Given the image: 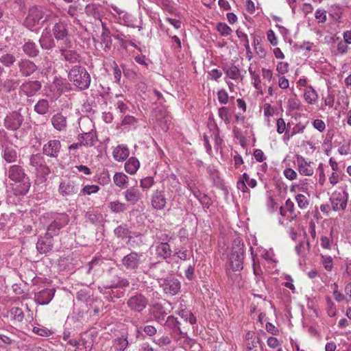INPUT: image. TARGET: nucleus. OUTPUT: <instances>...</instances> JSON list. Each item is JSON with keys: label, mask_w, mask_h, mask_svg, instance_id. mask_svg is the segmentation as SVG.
Returning <instances> with one entry per match:
<instances>
[{"label": "nucleus", "mask_w": 351, "mask_h": 351, "mask_svg": "<svg viewBox=\"0 0 351 351\" xmlns=\"http://www.w3.org/2000/svg\"><path fill=\"white\" fill-rule=\"evenodd\" d=\"M68 77L75 86L81 90L87 89L90 84V76L85 68L74 66L68 74Z\"/></svg>", "instance_id": "nucleus-1"}, {"label": "nucleus", "mask_w": 351, "mask_h": 351, "mask_svg": "<svg viewBox=\"0 0 351 351\" xmlns=\"http://www.w3.org/2000/svg\"><path fill=\"white\" fill-rule=\"evenodd\" d=\"M244 259V244L241 239L237 238L233 241L232 249L229 258L230 267L232 271H240L243 269Z\"/></svg>", "instance_id": "nucleus-2"}, {"label": "nucleus", "mask_w": 351, "mask_h": 351, "mask_svg": "<svg viewBox=\"0 0 351 351\" xmlns=\"http://www.w3.org/2000/svg\"><path fill=\"white\" fill-rule=\"evenodd\" d=\"M53 34L56 39L58 47H71V39L68 34L67 24L64 21L56 23L53 28Z\"/></svg>", "instance_id": "nucleus-3"}, {"label": "nucleus", "mask_w": 351, "mask_h": 351, "mask_svg": "<svg viewBox=\"0 0 351 351\" xmlns=\"http://www.w3.org/2000/svg\"><path fill=\"white\" fill-rule=\"evenodd\" d=\"M348 197V193L345 190L334 191L330 198L332 210L335 211L345 210Z\"/></svg>", "instance_id": "nucleus-4"}, {"label": "nucleus", "mask_w": 351, "mask_h": 351, "mask_svg": "<svg viewBox=\"0 0 351 351\" xmlns=\"http://www.w3.org/2000/svg\"><path fill=\"white\" fill-rule=\"evenodd\" d=\"M44 13L42 9L38 7H32L29 10V13L25 19V26L29 29L36 31L39 21L43 19Z\"/></svg>", "instance_id": "nucleus-5"}, {"label": "nucleus", "mask_w": 351, "mask_h": 351, "mask_svg": "<svg viewBox=\"0 0 351 351\" xmlns=\"http://www.w3.org/2000/svg\"><path fill=\"white\" fill-rule=\"evenodd\" d=\"M79 184L71 179L62 180L58 186V193L62 197L72 196L79 191Z\"/></svg>", "instance_id": "nucleus-6"}, {"label": "nucleus", "mask_w": 351, "mask_h": 351, "mask_svg": "<svg viewBox=\"0 0 351 351\" xmlns=\"http://www.w3.org/2000/svg\"><path fill=\"white\" fill-rule=\"evenodd\" d=\"M69 223V217L65 214H59L49 224L47 230V235L50 238L58 235L63 227Z\"/></svg>", "instance_id": "nucleus-7"}, {"label": "nucleus", "mask_w": 351, "mask_h": 351, "mask_svg": "<svg viewBox=\"0 0 351 351\" xmlns=\"http://www.w3.org/2000/svg\"><path fill=\"white\" fill-rule=\"evenodd\" d=\"M159 283L164 292L169 295H175L180 291V282L174 277L160 279Z\"/></svg>", "instance_id": "nucleus-8"}, {"label": "nucleus", "mask_w": 351, "mask_h": 351, "mask_svg": "<svg viewBox=\"0 0 351 351\" xmlns=\"http://www.w3.org/2000/svg\"><path fill=\"white\" fill-rule=\"evenodd\" d=\"M29 162L35 168L36 173L43 177L48 176L51 172L45 163L44 157L39 154L32 155L29 159Z\"/></svg>", "instance_id": "nucleus-9"}, {"label": "nucleus", "mask_w": 351, "mask_h": 351, "mask_svg": "<svg viewBox=\"0 0 351 351\" xmlns=\"http://www.w3.org/2000/svg\"><path fill=\"white\" fill-rule=\"evenodd\" d=\"M295 164L299 173L303 176H311L314 173V163L300 155H296Z\"/></svg>", "instance_id": "nucleus-10"}, {"label": "nucleus", "mask_w": 351, "mask_h": 351, "mask_svg": "<svg viewBox=\"0 0 351 351\" xmlns=\"http://www.w3.org/2000/svg\"><path fill=\"white\" fill-rule=\"evenodd\" d=\"M247 185L253 189L256 186L257 182L255 179L250 178L247 173H244L237 181V187L245 195L246 198H248L250 197V190Z\"/></svg>", "instance_id": "nucleus-11"}, {"label": "nucleus", "mask_w": 351, "mask_h": 351, "mask_svg": "<svg viewBox=\"0 0 351 351\" xmlns=\"http://www.w3.org/2000/svg\"><path fill=\"white\" fill-rule=\"evenodd\" d=\"M147 299L144 295L142 294H136L132 296L128 300L127 304L131 310L141 312L147 306Z\"/></svg>", "instance_id": "nucleus-12"}, {"label": "nucleus", "mask_w": 351, "mask_h": 351, "mask_svg": "<svg viewBox=\"0 0 351 351\" xmlns=\"http://www.w3.org/2000/svg\"><path fill=\"white\" fill-rule=\"evenodd\" d=\"M61 149V143L58 140H50L43 145V154L51 158H57Z\"/></svg>", "instance_id": "nucleus-13"}, {"label": "nucleus", "mask_w": 351, "mask_h": 351, "mask_svg": "<svg viewBox=\"0 0 351 351\" xmlns=\"http://www.w3.org/2000/svg\"><path fill=\"white\" fill-rule=\"evenodd\" d=\"M54 289H44L35 293L34 300L40 305L48 304L55 295Z\"/></svg>", "instance_id": "nucleus-14"}, {"label": "nucleus", "mask_w": 351, "mask_h": 351, "mask_svg": "<svg viewBox=\"0 0 351 351\" xmlns=\"http://www.w3.org/2000/svg\"><path fill=\"white\" fill-rule=\"evenodd\" d=\"M123 195L125 200L131 205L136 204L143 197L142 193L134 186L127 189Z\"/></svg>", "instance_id": "nucleus-15"}, {"label": "nucleus", "mask_w": 351, "mask_h": 351, "mask_svg": "<svg viewBox=\"0 0 351 351\" xmlns=\"http://www.w3.org/2000/svg\"><path fill=\"white\" fill-rule=\"evenodd\" d=\"M152 206L156 210H162L167 204V199L165 195V191L162 190H156L152 195Z\"/></svg>", "instance_id": "nucleus-16"}, {"label": "nucleus", "mask_w": 351, "mask_h": 351, "mask_svg": "<svg viewBox=\"0 0 351 351\" xmlns=\"http://www.w3.org/2000/svg\"><path fill=\"white\" fill-rule=\"evenodd\" d=\"M128 286H129V282L127 279L114 276L110 282L104 284L102 287L99 286V290L101 293H104V289H116Z\"/></svg>", "instance_id": "nucleus-17"}, {"label": "nucleus", "mask_w": 351, "mask_h": 351, "mask_svg": "<svg viewBox=\"0 0 351 351\" xmlns=\"http://www.w3.org/2000/svg\"><path fill=\"white\" fill-rule=\"evenodd\" d=\"M140 256L136 252H131L122 258V264L128 269H135L140 264Z\"/></svg>", "instance_id": "nucleus-18"}, {"label": "nucleus", "mask_w": 351, "mask_h": 351, "mask_svg": "<svg viewBox=\"0 0 351 351\" xmlns=\"http://www.w3.org/2000/svg\"><path fill=\"white\" fill-rule=\"evenodd\" d=\"M77 139L85 147H92L97 141L96 133L93 131L79 134Z\"/></svg>", "instance_id": "nucleus-19"}, {"label": "nucleus", "mask_w": 351, "mask_h": 351, "mask_svg": "<svg viewBox=\"0 0 351 351\" xmlns=\"http://www.w3.org/2000/svg\"><path fill=\"white\" fill-rule=\"evenodd\" d=\"M223 71L228 77L235 82L243 80V77L241 75L240 69L238 66L232 64L225 66Z\"/></svg>", "instance_id": "nucleus-20"}, {"label": "nucleus", "mask_w": 351, "mask_h": 351, "mask_svg": "<svg viewBox=\"0 0 351 351\" xmlns=\"http://www.w3.org/2000/svg\"><path fill=\"white\" fill-rule=\"evenodd\" d=\"M129 149L125 145H119L112 152L113 158L117 162H123L129 156Z\"/></svg>", "instance_id": "nucleus-21"}, {"label": "nucleus", "mask_w": 351, "mask_h": 351, "mask_svg": "<svg viewBox=\"0 0 351 351\" xmlns=\"http://www.w3.org/2000/svg\"><path fill=\"white\" fill-rule=\"evenodd\" d=\"M69 47H59L61 56L63 57L65 61L69 63H75L79 61L80 56L78 53L73 50H68Z\"/></svg>", "instance_id": "nucleus-22"}, {"label": "nucleus", "mask_w": 351, "mask_h": 351, "mask_svg": "<svg viewBox=\"0 0 351 351\" xmlns=\"http://www.w3.org/2000/svg\"><path fill=\"white\" fill-rule=\"evenodd\" d=\"M22 119L17 113H13L10 116L6 117L5 119V125L7 128L15 130L21 126Z\"/></svg>", "instance_id": "nucleus-23"}, {"label": "nucleus", "mask_w": 351, "mask_h": 351, "mask_svg": "<svg viewBox=\"0 0 351 351\" xmlns=\"http://www.w3.org/2000/svg\"><path fill=\"white\" fill-rule=\"evenodd\" d=\"M51 121L53 128L58 131L64 130L66 128V117L62 114L58 113L53 115Z\"/></svg>", "instance_id": "nucleus-24"}, {"label": "nucleus", "mask_w": 351, "mask_h": 351, "mask_svg": "<svg viewBox=\"0 0 351 351\" xmlns=\"http://www.w3.org/2000/svg\"><path fill=\"white\" fill-rule=\"evenodd\" d=\"M68 344L76 347L75 351H91L92 346L88 343L85 339L80 340L70 339Z\"/></svg>", "instance_id": "nucleus-25"}, {"label": "nucleus", "mask_w": 351, "mask_h": 351, "mask_svg": "<svg viewBox=\"0 0 351 351\" xmlns=\"http://www.w3.org/2000/svg\"><path fill=\"white\" fill-rule=\"evenodd\" d=\"M41 85L38 81L25 82H23V92L27 95H34L37 91L40 90Z\"/></svg>", "instance_id": "nucleus-26"}, {"label": "nucleus", "mask_w": 351, "mask_h": 351, "mask_svg": "<svg viewBox=\"0 0 351 351\" xmlns=\"http://www.w3.org/2000/svg\"><path fill=\"white\" fill-rule=\"evenodd\" d=\"M139 167L140 162L135 157H130L125 163V170L130 175L135 174Z\"/></svg>", "instance_id": "nucleus-27"}, {"label": "nucleus", "mask_w": 351, "mask_h": 351, "mask_svg": "<svg viewBox=\"0 0 351 351\" xmlns=\"http://www.w3.org/2000/svg\"><path fill=\"white\" fill-rule=\"evenodd\" d=\"M128 177L122 172H117L113 176L114 184L121 189H125L128 185Z\"/></svg>", "instance_id": "nucleus-28"}, {"label": "nucleus", "mask_w": 351, "mask_h": 351, "mask_svg": "<svg viewBox=\"0 0 351 351\" xmlns=\"http://www.w3.org/2000/svg\"><path fill=\"white\" fill-rule=\"evenodd\" d=\"M172 250L169 244L160 243L156 247V254L158 256L167 259L171 256Z\"/></svg>", "instance_id": "nucleus-29"}, {"label": "nucleus", "mask_w": 351, "mask_h": 351, "mask_svg": "<svg viewBox=\"0 0 351 351\" xmlns=\"http://www.w3.org/2000/svg\"><path fill=\"white\" fill-rule=\"evenodd\" d=\"M304 98L308 104H314L318 99V94L311 86H308L304 92Z\"/></svg>", "instance_id": "nucleus-30"}, {"label": "nucleus", "mask_w": 351, "mask_h": 351, "mask_svg": "<svg viewBox=\"0 0 351 351\" xmlns=\"http://www.w3.org/2000/svg\"><path fill=\"white\" fill-rule=\"evenodd\" d=\"M115 236L118 238L125 239H131V232L126 224H121L114 230Z\"/></svg>", "instance_id": "nucleus-31"}, {"label": "nucleus", "mask_w": 351, "mask_h": 351, "mask_svg": "<svg viewBox=\"0 0 351 351\" xmlns=\"http://www.w3.org/2000/svg\"><path fill=\"white\" fill-rule=\"evenodd\" d=\"M99 4H88L85 8V12L87 15L93 16L95 19H100L101 13L99 10Z\"/></svg>", "instance_id": "nucleus-32"}, {"label": "nucleus", "mask_w": 351, "mask_h": 351, "mask_svg": "<svg viewBox=\"0 0 351 351\" xmlns=\"http://www.w3.org/2000/svg\"><path fill=\"white\" fill-rule=\"evenodd\" d=\"M42 48L45 49H50L54 47V41L51 38L48 32L43 33L39 40Z\"/></svg>", "instance_id": "nucleus-33"}, {"label": "nucleus", "mask_w": 351, "mask_h": 351, "mask_svg": "<svg viewBox=\"0 0 351 351\" xmlns=\"http://www.w3.org/2000/svg\"><path fill=\"white\" fill-rule=\"evenodd\" d=\"M100 188L96 184H87L83 186L78 193L79 197L90 195L92 194L97 193L99 191Z\"/></svg>", "instance_id": "nucleus-34"}, {"label": "nucleus", "mask_w": 351, "mask_h": 351, "mask_svg": "<svg viewBox=\"0 0 351 351\" xmlns=\"http://www.w3.org/2000/svg\"><path fill=\"white\" fill-rule=\"evenodd\" d=\"M10 178L15 182H20L22 180V170L20 166H12L9 170Z\"/></svg>", "instance_id": "nucleus-35"}, {"label": "nucleus", "mask_w": 351, "mask_h": 351, "mask_svg": "<svg viewBox=\"0 0 351 351\" xmlns=\"http://www.w3.org/2000/svg\"><path fill=\"white\" fill-rule=\"evenodd\" d=\"M108 208L112 213H119L127 210V205L119 200L110 202L108 204Z\"/></svg>", "instance_id": "nucleus-36"}, {"label": "nucleus", "mask_w": 351, "mask_h": 351, "mask_svg": "<svg viewBox=\"0 0 351 351\" xmlns=\"http://www.w3.org/2000/svg\"><path fill=\"white\" fill-rule=\"evenodd\" d=\"M178 314L182 319L186 322H189L191 324H195L197 322V319L193 314L185 308L180 309Z\"/></svg>", "instance_id": "nucleus-37"}, {"label": "nucleus", "mask_w": 351, "mask_h": 351, "mask_svg": "<svg viewBox=\"0 0 351 351\" xmlns=\"http://www.w3.org/2000/svg\"><path fill=\"white\" fill-rule=\"evenodd\" d=\"M283 206L289 213L287 216V220H289V221H292L293 220L295 219L297 217V214L295 213L294 210L293 202L290 199H288L286 200L285 204Z\"/></svg>", "instance_id": "nucleus-38"}, {"label": "nucleus", "mask_w": 351, "mask_h": 351, "mask_svg": "<svg viewBox=\"0 0 351 351\" xmlns=\"http://www.w3.org/2000/svg\"><path fill=\"white\" fill-rule=\"evenodd\" d=\"M333 233L334 230L333 228H331L330 232V238L327 236L322 235L320 238V245L322 248L326 250H330L332 247V242H333Z\"/></svg>", "instance_id": "nucleus-39"}, {"label": "nucleus", "mask_w": 351, "mask_h": 351, "mask_svg": "<svg viewBox=\"0 0 351 351\" xmlns=\"http://www.w3.org/2000/svg\"><path fill=\"white\" fill-rule=\"evenodd\" d=\"M23 51L31 57L36 56L39 52L36 44L32 42H27L23 45Z\"/></svg>", "instance_id": "nucleus-40"}, {"label": "nucleus", "mask_w": 351, "mask_h": 351, "mask_svg": "<svg viewBox=\"0 0 351 351\" xmlns=\"http://www.w3.org/2000/svg\"><path fill=\"white\" fill-rule=\"evenodd\" d=\"M237 36L241 39V40L244 43V47L246 51V57L248 58L249 60H250L252 58V52L250 47L249 40L247 34L243 32H237Z\"/></svg>", "instance_id": "nucleus-41"}, {"label": "nucleus", "mask_w": 351, "mask_h": 351, "mask_svg": "<svg viewBox=\"0 0 351 351\" xmlns=\"http://www.w3.org/2000/svg\"><path fill=\"white\" fill-rule=\"evenodd\" d=\"M35 111L40 114H45L49 110V102L46 99H40L34 106Z\"/></svg>", "instance_id": "nucleus-42"}, {"label": "nucleus", "mask_w": 351, "mask_h": 351, "mask_svg": "<svg viewBox=\"0 0 351 351\" xmlns=\"http://www.w3.org/2000/svg\"><path fill=\"white\" fill-rule=\"evenodd\" d=\"M295 201L298 206L301 209H306L309 205V196L303 194H298L295 195Z\"/></svg>", "instance_id": "nucleus-43"}, {"label": "nucleus", "mask_w": 351, "mask_h": 351, "mask_svg": "<svg viewBox=\"0 0 351 351\" xmlns=\"http://www.w3.org/2000/svg\"><path fill=\"white\" fill-rule=\"evenodd\" d=\"M218 115L219 118L224 121L226 125L230 123V112L226 106L221 107L218 109Z\"/></svg>", "instance_id": "nucleus-44"}, {"label": "nucleus", "mask_w": 351, "mask_h": 351, "mask_svg": "<svg viewBox=\"0 0 351 351\" xmlns=\"http://www.w3.org/2000/svg\"><path fill=\"white\" fill-rule=\"evenodd\" d=\"M37 249L42 253H47L50 251L52 248V244L51 241L47 242L44 239H40L38 241L36 245Z\"/></svg>", "instance_id": "nucleus-45"}, {"label": "nucleus", "mask_w": 351, "mask_h": 351, "mask_svg": "<svg viewBox=\"0 0 351 351\" xmlns=\"http://www.w3.org/2000/svg\"><path fill=\"white\" fill-rule=\"evenodd\" d=\"M343 176V171H332L328 176L329 183L332 186L337 185L342 180Z\"/></svg>", "instance_id": "nucleus-46"}, {"label": "nucleus", "mask_w": 351, "mask_h": 351, "mask_svg": "<svg viewBox=\"0 0 351 351\" xmlns=\"http://www.w3.org/2000/svg\"><path fill=\"white\" fill-rule=\"evenodd\" d=\"M216 29L222 36H228L232 32V29L225 23H218Z\"/></svg>", "instance_id": "nucleus-47"}, {"label": "nucleus", "mask_w": 351, "mask_h": 351, "mask_svg": "<svg viewBox=\"0 0 351 351\" xmlns=\"http://www.w3.org/2000/svg\"><path fill=\"white\" fill-rule=\"evenodd\" d=\"M101 44L104 46L105 51L109 50L112 46V39L110 33H101Z\"/></svg>", "instance_id": "nucleus-48"}, {"label": "nucleus", "mask_w": 351, "mask_h": 351, "mask_svg": "<svg viewBox=\"0 0 351 351\" xmlns=\"http://www.w3.org/2000/svg\"><path fill=\"white\" fill-rule=\"evenodd\" d=\"M180 323L178 322V320L176 317H175L173 315H170V316L167 317L166 322H165L166 326L173 329V330H180Z\"/></svg>", "instance_id": "nucleus-49"}, {"label": "nucleus", "mask_w": 351, "mask_h": 351, "mask_svg": "<svg viewBox=\"0 0 351 351\" xmlns=\"http://www.w3.org/2000/svg\"><path fill=\"white\" fill-rule=\"evenodd\" d=\"M36 69L35 64L29 60H23V75H29Z\"/></svg>", "instance_id": "nucleus-50"}, {"label": "nucleus", "mask_w": 351, "mask_h": 351, "mask_svg": "<svg viewBox=\"0 0 351 351\" xmlns=\"http://www.w3.org/2000/svg\"><path fill=\"white\" fill-rule=\"evenodd\" d=\"M32 331L35 334L41 337H49L53 333V332L51 330L45 327H40V326H34L32 328Z\"/></svg>", "instance_id": "nucleus-51"}, {"label": "nucleus", "mask_w": 351, "mask_h": 351, "mask_svg": "<svg viewBox=\"0 0 351 351\" xmlns=\"http://www.w3.org/2000/svg\"><path fill=\"white\" fill-rule=\"evenodd\" d=\"M154 184V179L153 177L149 176L144 178L140 180V186L143 190L149 189Z\"/></svg>", "instance_id": "nucleus-52"}, {"label": "nucleus", "mask_w": 351, "mask_h": 351, "mask_svg": "<svg viewBox=\"0 0 351 351\" xmlns=\"http://www.w3.org/2000/svg\"><path fill=\"white\" fill-rule=\"evenodd\" d=\"M119 19L123 21L125 25L131 27H136V25L132 21V16L130 14L125 12L121 16H119Z\"/></svg>", "instance_id": "nucleus-53"}, {"label": "nucleus", "mask_w": 351, "mask_h": 351, "mask_svg": "<svg viewBox=\"0 0 351 351\" xmlns=\"http://www.w3.org/2000/svg\"><path fill=\"white\" fill-rule=\"evenodd\" d=\"M309 248L308 241H301L298 245L295 246V251L299 256H303Z\"/></svg>", "instance_id": "nucleus-54"}, {"label": "nucleus", "mask_w": 351, "mask_h": 351, "mask_svg": "<svg viewBox=\"0 0 351 351\" xmlns=\"http://www.w3.org/2000/svg\"><path fill=\"white\" fill-rule=\"evenodd\" d=\"M322 263L327 271H331L333 267L332 258L330 256H322Z\"/></svg>", "instance_id": "nucleus-55"}, {"label": "nucleus", "mask_w": 351, "mask_h": 351, "mask_svg": "<svg viewBox=\"0 0 351 351\" xmlns=\"http://www.w3.org/2000/svg\"><path fill=\"white\" fill-rule=\"evenodd\" d=\"M217 99L220 104H226L228 102L229 95L226 90L221 89L217 92Z\"/></svg>", "instance_id": "nucleus-56"}, {"label": "nucleus", "mask_w": 351, "mask_h": 351, "mask_svg": "<svg viewBox=\"0 0 351 351\" xmlns=\"http://www.w3.org/2000/svg\"><path fill=\"white\" fill-rule=\"evenodd\" d=\"M193 253L189 250H176L175 255L177 256L178 258L182 261H186L190 259L191 256H192Z\"/></svg>", "instance_id": "nucleus-57"}, {"label": "nucleus", "mask_w": 351, "mask_h": 351, "mask_svg": "<svg viewBox=\"0 0 351 351\" xmlns=\"http://www.w3.org/2000/svg\"><path fill=\"white\" fill-rule=\"evenodd\" d=\"M16 152L9 148H6L4 151L3 158L8 162H13L16 158Z\"/></svg>", "instance_id": "nucleus-58"}, {"label": "nucleus", "mask_w": 351, "mask_h": 351, "mask_svg": "<svg viewBox=\"0 0 351 351\" xmlns=\"http://www.w3.org/2000/svg\"><path fill=\"white\" fill-rule=\"evenodd\" d=\"M126 339L119 338L115 341V349L117 351H123L128 346Z\"/></svg>", "instance_id": "nucleus-59"}, {"label": "nucleus", "mask_w": 351, "mask_h": 351, "mask_svg": "<svg viewBox=\"0 0 351 351\" xmlns=\"http://www.w3.org/2000/svg\"><path fill=\"white\" fill-rule=\"evenodd\" d=\"M276 131L280 134L288 131L285 121L282 118H279L276 121Z\"/></svg>", "instance_id": "nucleus-60"}, {"label": "nucleus", "mask_w": 351, "mask_h": 351, "mask_svg": "<svg viewBox=\"0 0 351 351\" xmlns=\"http://www.w3.org/2000/svg\"><path fill=\"white\" fill-rule=\"evenodd\" d=\"M338 152L341 155H348L350 153V145L348 141H344L341 143L339 148Z\"/></svg>", "instance_id": "nucleus-61"}, {"label": "nucleus", "mask_w": 351, "mask_h": 351, "mask_svg": "<svg viewBox=\"0 0 351 351\" xmlns=\"http://www.w3.org/2000/svg\"><path fill=\"white\" fill-rule=\"evenodd\" d=\"M315 17L318 23H324L326 19V12L324 10L317 9L315 13Z\"/></svg>", "instance_id": "nucleus-62"}, {"label": "nucleus", "mask_w": 351, "mask_h": 351, "mask_svg": "<svg viewBox=\"0 0 351 351\" xmlns=\"http://www.w3.org/2000/svg\"><path fill=\"white\" fill-rule=\"evenodd\" d=\"M283 175L289 180H294L297 178V172L291 168H286L283 171Z\"/></svg>", "instance_id": "nucleus-63"}, {"label": "nucleus", "mask_w": 351, "mask_h": 351, "mask_svg": "<svg viewBox=\"0 0 351 351\" xmlns=\"http://www.w3.org/2000/svg\"><path fill=\"white\" fill-rule=\"evenodd\" d=\"M14 61V57L10 54H5L0 58V62L6 66H9L12 64Z\"/></svg>", "instance_id": "nucleus-64"}]
</instances>
